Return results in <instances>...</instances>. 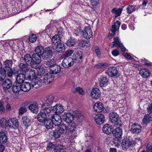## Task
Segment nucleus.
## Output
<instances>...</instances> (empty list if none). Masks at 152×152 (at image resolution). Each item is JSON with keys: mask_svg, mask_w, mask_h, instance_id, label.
I'll use <instances>...</instances> for the list:
<instances>
[{"mask_svg": "<svg viewBox=\"0 0 152 152\" xmlns=\"http://www.w3.org/2000/svg\"><path fill=\"white\" fill-rule=\"evenodd\" d=\"M53 97L52 96H49L45 102L43 103L41 106L42 110L44 112H46L47 114L51 112L52 109L50 106L53 102Z\"/></svg>", "mask_w": 152, "mask_h": 152, "instance_id": "1", "label": "nucleus"}, {"mask_svg": "<svg viewBox=\"0 0 152 152\" xmlns=\"http://www.w3.org/2000/svg\"><path fill=\"white\" fill-rule=\"evenodd\" d=\"M62 58L63 59L62 61L61 64L62 66L64 67L68 68L73 65V59L72 58Z\"/></svg>", "mask_w": 152, "mask_h": 152, "instance_id": "2", "label": "nucleus"}, {"mask_svg": "<svg viewBox=\"0 0 152 152\" xmlns=\"http://www.w3.org/2000/svg\"><path fill=\"white\" fill-rule=\"evenodd\" d=\"M51 113L52 112L49 113L50 114L48 115V116H49V117L51 118V120L54 122V125L55 126H58L60 125L62 121V119L61 117L58 115H53L51 114Z\"/></svg>", "mask_w": 152, "mask_h": 152, "instance_id": "3", "label": "nucleus"}, {"mask_svg": "<svg viewBox=\"0 0 152 152\" xmlns=\"http://www.w3.org/2000/svg\"><path fill=\"white\" fill-rule=\"evenodd\" d=\"M8 127L13 129H17L19 126L17 119L16 118H10L8 121Z\"/></svg>", "mask_w": 152, "mask_h": 152, "instance_id": "4", "label": "nucleus"}, {"mask_svg": "<svg viewBox=\"0 0 152 152\" xmlns=\"http://www.w3.org/2000/svg\"><path fill=\"white\" fill-rule=\"evenodd\" d=\"M120 24V22L118 20H116L112 25L111 32L112 34L111 33L109 34L108 37L110 39H111L113 37V34L114 35L115 34V32L118 31Z\"/></svg>", "mask_w": 152, "mask_h": 152, "instance_id": "5", "label": "nucleus"}, {"mask_svg": "<svg viewBox=\"0 0 152 152\" xmlns=\"http://www.w3.org/2000/svg\"><path fill=\"white\" fill-rule=\"evenodd\" d=\"M77 130V129L75 123H72L70 124V127L69 128V134L72 138L74 139L76 137V131Z\"/></svg>", "mask_w": 152, "mask_h": 152, "instance_id": "6", "label": "nucleus"}, {"mask_svg": "<svg viewBox=\"0 0 152 152\" xmlns=\"http://www.w3.org/2000/svg\"><path fill=\"white\" fill-rule=\"evenodd\" d=\"M131 142L127 137L124 138L121 143V146L123 150L126 151L132 145Z\"/></svg>", "mask_w": 152, "mask_h": 152, "instance_id": "7", "label": "nucleus"}, {"mask_svg": "<svg viewBox=\"0 0 152 152\" xmlns=\"http://www.w3.org/2000/svg\"><path fill=\"white\" fill-rule=\"evenodd\" d=\"M52 49L51 48H46L42 53V58L45 60H47L51 57L52 56Z\"/></svg>", "mask_w": 152, "mask_h": 152, "instance_id": "8", "label": "nucleus"}, {"mask_svg": "<svg viewBox=\"0 0 152 152\" xmlns=\"http://www.w3.org/2000/svg\"><path fill=\"white\" fill-rule=\"evenodd\" d=\"M109 76L113 77L117 75L118 71L115 67H110L108 68L105 72Z\"/></svg>", "mask_w": 152, "mask_h": 152, "instance_id": "9", "label": "nucleus"}, {"mask_svg": "<svg viewBox=\"0 0 152 152\" xmlns=\"http://www.w3.org/2000/svg\"><path fill=\"white\" fill-rule=\"evenodd\" d=\"M92 31L89 26L85 27L83 31V37L86 39H90L92 37Z\"/></svg>", "mask_w": 152, "mask_h": 152, "instance_id": "10", "label": "nucleus"}, {"mask_svg": "<svg viewBox=\"0 0 152 152\" xmlns=\"http://www.w3.org/2000/svg\"><path fill=\"white\" fill-rule=\"evenodd\" d=\"M95 122L98 124L101 125L105 121V116L104 114L98 113L96 115L94 118Z\"/></svg>", "mask_w": 152, "mask_h": 152, "instance_id": "11", "label": "nucleus"}, {"mask_svg": "<svg viewBox=\"0 0 152 152\" xmlns=\"http://www.w3.org/2000/svg\"><path fill=\"white\" fill-rule=\"evenodd\" d=\"M101 94L100 90L98 88H95L91 90V96L92 99H97L100 97Z\"/></svg>", "mask_w": 152, "mask_h": 152, "instance_id": "12", "label": "nucleus"}, {"mask_svg": "<svg viewBox=\"0 0 152 152\" xmlns=\"http://www.w3.org/2000/svg\"><path fill=\"white\" fill-rule=\"evenodd\" d=\"M42 111L39 113L37 115V119L38 121L40 122H45L48 118V116L47 117L46 113V112H44L41 109Z\"/></svg>", "mask_w": 152, "mask_h": 152, "instance_id": "13", "label": "nucleus"}, {"mask_svg": "<svg viewBox=\"0 0 152 152\" xmlns=\"http://www.w3.org/2000/svg\"><path fill=\"white\" fill-rule=\"evenodd\" d=\"M52 111L53 112L56 113V115H59L63 112L64 109L61 104H57L53 107Z\"/></svg>", "mask_w": 152, "mask_h": 152, "instance_id": "14", "label": "nucleus"}, {"mask_svg": "<svg viewBox=\"0 0 152 152\" xmlns=\"http://www.w3.org/2000/svg\"><path fill=\"white\" fill-rule=\"evenodd\" d=\"M31 80V85L33 87H35V88H37L41 86L42 81L39 78L36 77L32 78Z\"/></svg>", "mask_w": 152, "mask_h": 152, "instance_id": "15", "label": "nucleus"}, {"mask_svg": "<svg viewBox=\"0 0 152 152\" xmlns=\"http://www.w3.org/2000/svg\"><path fill=\"white\" fill-rule=\"evenodd\" d=\"M104 108L103 104L100 102L95 103L93 106V109L97 113L102 112Z\"/></svg>", "mask_w": 152, "mask_h": 152, "instance_id": "16", "label": "nucleus"}, {"mask_svg": "<svg viewBox=\"0 0 152 152\" xmlns=\"http://www.w3.org/2000/svg\"><path fill=\"white\" fill-rule=\"evenodd\" d=\"M63 120L67 123H71L74 119V116L71 113H65L63 116Z\"/></svg>", "mask_w": 152, "mask_h": 152, "instance_id": "17", "label": "nucleus"}, {"mask_svg": "<svg viewBox=\"0 0 152 152\" xmlns=\"http://www.w3.org/2000/svg\"><path fill=\"white\" fill-rule=\"evenodd\" d=\"M53 75L51 73H48L45 75L43 82L46 84L51 83L53 80Z\"/></svg>", "mask_w": 152, "mask_h": 152, "instance_id": "18", "label": "nucleus"}, {"mask_svg": "<svg viewBox=\"0 0 152 152\" xmlns=\"http://www.w3.org/2000/svg\"><path fill=\"white\" fill-rule=\"evenodd\" d=\"M29 109L33 113H37L39 111V108L37 103L33 102L28 107Z\"/></svg>", "mask_w": 152, "mask_h": 152, "instance_id": "19", "label": "nucleus"}, {"mask_svg": "<svg viewBox=\"0 0 152 152\" xmlns=\"http://www.w3.org/2000/svg\"><path fill=\"white\" fill-rule=\"evenodd\" d=\"M112 133L116 138H120L122 135V130L120 127H117L113 130Z\"/></svg>", "mask_w": 152, "mask_h": 152, "instance_id": "20", "label": "nucleus"}, {"mask_svg": "<svg viewBox=\"0 0 152 152\" xmlns=\"http://www.w3.org/2000/svg\"><path fill=\"white\" fill-rule=\"evenodd\" d=\"M113 127L109 124L104 125L102 128L103 132L106 134H109L112 132Z\"/></svg>", "mask_w": 152, "mask_h": 152, "instance_id": "21", "label": "nucleus"}, {"mask_svg": "<svg viewBox=\"0 0 152 152\" xmlns=\"http://www.w3.org/2000/svg\"><path fill=\"white\" fill-rule=\"evenodd\" d=\"M148 113L145 115L142 119V123L145 125H147L152 121V111Z\"/></svg>", "mask_w": 152, "mask_h": 152, "instance_id": "22", "label": "nucleus"}, {"mask_svg": "<svg viewBox=\"0 0 152 152\" xmlns=\"http://www.w3.org/2000/svg\"><path fill=\"white\" fill-rule=\"evenodd\" d=\"M21 85V90L24 92H28L31 89V86L29 83L25 82L22 83Z\"/></svg>", "mask_w": 152, "mask_h": 152, "instance_id": "23", "label": "nucleus"}, {"mask_svg": "<svg viewBox=\"0 0 152 152\" xmlns=\"http://www.w3.org/2000/svg\"><path fill=\"white\" fill-rule=\"evenodd\" d=\"M110 121L112 123H115L119 119V116L116 113L113 112L109 114Z\"/></svg>", "mask_w": 152, "mask_h": 152, "instance_id": "24", "label": "nucleus"}, {"mask_svg": "<svg viewBox=\"0 0 152 152\" xmlns=\"http://www.w3.org/2000/svg\"><path fill=\"white\" fill-rule=\"evenodd\" d=\"M24 59L26 64L27 65L30 64L33 67H34V66L33 65L32 56H31L29 54H27L25 56Z\"/></svg>", "mask_w": 152, "mask_h": 152, "instance_id": "25", "label": "nucleus"}, {"mask_svg": "<svg viewBox=\"0 0 152 152\" xmlns=\"http://www.w3.org/2000/svg\"><path fill=\"white\" fill-rule=\"evenodd\" d=\"M141 128L140 125L134 124L132 125L131 130L134 133H138L141 132Z\"/></svg>", "mask_w": 152, "mask_h": 152, "instance_id": "26", "label": "nucleus"}, {"mask_svg": "<svg viewBox=\"0 0 152 152\" xmlns=\"http://www.w3.org/2000/svg\"><path fill=\"white\" fill-rule=\"evenodd\" d=\"M12 64L13 62L12 60L10 59L6 60L3 62L4 66L2 69L4 71H6V69L12 68Z\"/></svg>", "mask_w": 152, "mask_h": 152, "instance_id": "27", "label": "nucleus"}, {"mask_svg": "<svg viewBox=\"0 0 152 152\" xmlns=\"http://www.w3.org/2000/svg\"><path fill=\"white\" fill-rule=\"evenodd\" d=\"M26 79V76L24 74L20 73L16 77V82L17 83L21 84L23 83Z\"/></svg>", "mask_w": 152, "mask_h": 152, "instance_id": "28", "label": "nucleus"}, {"mask_svg": "<svg viewBox=\"0 0 152 152\" xmlns=\"http://www.w3.org/2000/svg\"><path fill=\"white\" fill-rule=\"evenodd\" d=\"M7 133L6 131L0 132V142L5 143L7 141Z\"/></svg>", "mask_w": 152, "mask_h": 152, "instance_id": "29", "label": "nucleus"}, {"mask_svg": "<svg viewBox=\"0 0 152 152\" xmlns=\"http://www.w3.org/2000/svg\"><path fill=\"white\" fill-rule=\"evenodd\" d=\"M65 46L64 43L60 42L57 44L56 50L58 53H63L65 51Z\"/></svg>", "mask_w": 152, "mask_h": 152, "instance_id": "30", "label": "nucleus"}, {"mask_svg": "<svg viewBox=\"0 0 152 152\" xmlns=\"http://www.w3.org/2000/svg\"><path fill=\"white\" fill-rule=\"evenodd\" d=\"M99 81V85L101 87H105L108 84V79L106 77L103 76L101 77Z\"/></svg>", "mask_w": 152, "mask_h": 152, "instance_id": "31", "label": "nucleus"}, {"mask_svg": "<svg viewBox=\"0 0 152 152\" xmlns=\"http://www.w3.org/2000/svg\"><path fill=\"white\" fill-rule=\"evenodd\" d=\"M26 72L28 75L26 79L28 80H32L36 75L35 70L31 69H28Z\"/></svg>", "mask_w": 152, "mask_h": 152, "instance_id": "32", "label": "nucleus"}, {"mask_svg": "<svg viewBox=\"0 0 152 152\" xmlns=\"http://www.w3.org/2000/svg\"><path fill=\"white\" fill-rule=\"evenodd\" d=\"M140 75L144 78H147L150 75V72L146 69H141L140 71Z\"/></svg>", "mask_w": 152, "mask_h": 152, "instance_id": "33", "label": "nucleus"}, {"mask_svg": "<svg viewBox=\"0 0 152 152\" xmlns=\"http://www.w3.org/2000/svg\"><path fill=\"white\" fill-rule=\"evenodd\" d=\"M32 60L33 63L39 64L41 61V57L40 55L37 53H34L32 56Z\"/></svg>", "mask_w": 152, "mask_h": 152, "instance_id": "34", "label": "nucleus"}, {"mask_svg": "<svg viewBox=\"0 0 152 152\" xmlns=\"http://www.w3.org/2000/svg\"><path fill=\"white\" fill-rule=\"evenodd\" d=\"M18 71L17 67H14L6 69V73L8 76L9 77H11L13 74L16 73Z\"/></svg>", "mask_w": 152, "mask_h": 152, "instance_id": "35", "label": "nucleus"}, {"mask_svg": "<svg viewBox=\"0 0 152 152\" xmlns=\"http://www.w3.org/2000/svg\"><path fill=\"white\" fill-rule=\"evenodd\" d=\"M12 83L11 80L8 79H6L3 83V88L5 89H8L12 86Z\"/></svg>", "mask_w": 152, "mask_h": 152, "instance_id": "36", "label": "nucleus"}, {"mask_svg": "<svg viewBox=\"0 0 152 152\" xmlns=\"http://www.w3.org/2000/svg\"><path fill=\"white\" fill-rule=\"evenodd\" d=\"M122 44L121 42L119 41L118 38L117 37H115L114 39L113 42L111 43L110 44V47L112 48L114 47L119 48L120 46H121V45Z\"/></svg>", "mask_w": 152, "mask_h": 152, "instance_id": "37", "label": "nucleus"}, {"mask_svg": "<svg viewBox=\"0 0 152 152\" xmlns=\"http://www.w3.org/2000/svg\"><path fill=\"white\" fill-rule=\"evenodd\" d=\"M61 67L55 64L50 68V71L53 74H56L60 72Z\"/></svg>", "mask_w": 152, "mask_h": 152, "instance_id": "38", "label": "nucleus"}, {"mask_svg": "<svg viewBox=\"0 0 152 152\" xmlns=\"http://www.w3.org/2000/svg\"><path fill=\"white\" fill-rule=\"evenodd\" d=\"M83 58L82 53L79 51L75 53L73 55V58L75 60L80 61Z\"/></svg>", "mask_w": 152, "mask_h": 152, "instance_id": "39", "label": "nucleus"}, {"mask_svg": "<svg viewBox=\"0 0 152 152\" xmlns=\"http://www.w3.org/2000/svg\"><path fill=\"white\" fill-rule=\"evenodd\" d=\"M50 134L51 136L56 138H59L62 135L57 128L56 130L50 132Z\"/></svg>", "mask_w": 152, "mask_h": 152, "instance_id": "40", "label": "nucleus"}, {"mask_svg": "<svg viewBox=\"0 0 152 152\" xmlns=\"http://www.w3.org/2000/svg\"><path fill=\"white\" fill-rule=\"evenodd\" d=\"M21 85L20 84L17 83L15 84H13L12 86V91L14 93L18 94L21 90Z\"/></svg>", "mask_w": 152, "mask_h": 152, "instance_id": "41", "label": "nucleus"}, {"mask_svg": "<svg viewBox=\"0 0 152 152\" xmlns=\"http://www.w3.org/2000/svg\"><path fill=\"white\" fill-rule=\"evenodd\" d=\"M46 124V128L47 129L52 128L54 125V122L51 120V118L48 117V118L45 122Z\"/></svg>", "mask_w": 152, "mask_h": 152, "instance_id": "42", "label": "nucleus"}, {"mask_svg": "<svg viewBox=\"0 0 152 152\" xmlns=\"http://www.w3.org/2000/svg\"><path fill=\"white\" fill-rule=\"evenodd\" d=\"M57 127L58 129L62 134L66 133L67 131V128L66 125L64 124H60Z\"/></svg>", "mask_w": 152, "mask_h": 152, "instance_id": "43", "label": "nucleus"}, {"mask_svg": "<svg viewBox=\"0 0 152 152\" xmlns=\"http://www.w3.org/2000/svg\"><path fill=\"white\" fill-rule=\"evenodd\" d=\"M22 122L23 125L26 127H28L30 124L31 121L27 116L22 117Z\"/></svg>", "mask_w": 152, "mask_h": 152, "instance_id": "44", "label": "nucleus"}, {"mask_svg": "<svg viewBox=\"0 0 152 152\" xmlns=\"http://www.w3.org/2000/svg\"><path fill=\"white\" fill-rule=\"evenodd\" d=\"M52 43L56 45L61 42V39L58 35L56 34L51 39Z\"/></svg>", "mask_w": 152, "mask_h": 152, "instance_id": "45", "label": "nucleus"}, {"mask_svg": "<svg viewBox=\"0 0 152 152\" xmlns=\"http://www.w3.org/2000/svg\"><path fill=\"white\" fill-rule=\"evenodd\" d=\"M122 9L120 8H113L112 10V12L115 15V17L116 18L120 15L122 11Z\"/></svg>", "mask_w": 152, "mask_h": 152, "instance_id": "46", "label": "nucleus"}, {"mask_svg": "<svg viewBox=\"0 0 152 152\" xmlns=\"http://www.w3.org/2000/svg\"><path fill=\"white\" fill-rule=\"evenodd\" d=\"M19 67L20 70L23 72H26L28 69V65L23 63L20 64Z\"/></svg>", "mask_w": 152, "mask_h": 152, "instance_id": "47", "label": "nucleus"}, {"mask_svg": "<svg viewBox=\"0 0 152 152\" xmlns=\"http://www.w3.org/2000/svg\"><path fill=\"white\" fill-rule=\"evenodd\" d=\"M44 50L43 47L39 45L37 46L35 49V52H36V53L42 56V53H43Z\"/></svg>", "mask_w": 152, "mask_h": 152, "instance_id": "48", "label": "nucleus"}, {"mask_svg": "<svg viewBox=\"0 0 152 152\" xmlns=\"http://www.w3.org/2000/svg\"><path fill=\"white\" fill-rule=\"evenodd\" d=\"M77 40L75 39L70 38L67 41L66 44L69 47H72L75 44Z\"/></svg>", "mask_w": 152, "mask_h": 152, "instance_id": "49", "label": "nucleus"}, {"mask_svg": "<svg viewBox=\"0 0 152 152\" xmlns=\"http://www.w3.org/2000/svg\"><path fill=\"white\" fill-rule=\"evenodd\" d=\"M0 126L3 128L8 127V121L4 118H1L0 120Z\"/></svg>", "mask_w": 152, "mask_h": 152, "instance_id": "50", "label": "nucleus"}, {"mask_svg": "<svg viewBox=\"0 0 152 152\" xmlns=\"http://www.w3.org/2000/svg\"><path fill=\"white\" fill-rule=\"evenodd\" d=\"M126 10L128 14H131L136 10V6L134 5H129L127 6Z\"/></svg>", "mask_w": 152, "mask_h": 152, "instance_id": "51", "label": "nucleus"}, {"mask_svg": "<svg viewBox=\"0 0 152 152\" xmlns=\"http://www.w3.org/2000/svg\"><path fill=\"white\" fill-rule=\"evenodd\" d=\"M79 44L82 47H89L90 45L89 41L83 40H81L80 41Z\"/></svg>", "mask_w": 152, "mask_h": 152, "instance_id": "52", "label": "nucleus"}, {"mask_svg": "<svg viewBox=\"0 0 152 152\" xmlns=\"http://www.w3.org/2000/svg\"><path fill=\"white\" fill-rule=\"evenodd\" d=\"M44 63L48 66L51 68L55 64V62L53 59H52L50 60L45 61Z\"/></svg>", "mask_w": 152, "mask_h": 152, "instance_id": "53", "label": "nucleus"}, {"mask_svg": "<svg viewBox=\"0 0 152 152\" xmlns=\"http://www.w3.org/2000/svg\"><path fill=\"white\" fill-rule=\"evenodd\" d=\"M55 148L56 146L52 142H50L47 145V150L51 152L55 150Z\"/></svg>", "mask_w": 152, "mask_h": 152, "instance_id": "54", "label": "nucleus"}, {"mask_svg": "<svg viewBox=\"0 0 152 152\" xmlns=\"http://www.w3.org/2000/svg\"><path fill=\"white\" fill-rule=\"evenodd\" d=\"M66 149V147L63 145H58L56 149H55V152H63V150Z\"/></svg>", "mask_w": 152, "mask_h": 152, "instance_id": "55", "label": "nucleus"}, {"mask_svg": "<svg viewBox=\"0 0 152 152\" xmlns=\"http://www.w3.org/2000/svg\"><path fill=\"white\" fill-rule=\"evenodd\" d=\"M74 51L72 50H67L65 53L62 55L61 57L62 58H68V57L70 56L73 53Z\"/></svg>", "mask_w": 152, "mask_h": 152, "instance_id": "56", "label": "nucleus"}, {"mask_svg": "<svg viewBox=\"0 0 152 152\" xmlns=\"http://www.w3.org/2000/svg\"><path fill=\"white\" fill-rule=\"evenodd\" d=\"M28 39L31 42L34 43L36 41L37 37L35 34H31L30 35Z\"/></svg>", "mask_w": 152, "mask_h": 152, "instance_id": "57", "label": "nucleus"}, {"mask_svg": "<svg viewBox=\"0 0 152 152\" xmlns=\"http://www.w3.org/2000/svg\"><path fill=\"white\" fill-rule=\"evenodd\" d=\"M45 32L46 34L49 36L54 31L52 30V28L49 26H48L46 27Z\"/></svg>", "mask_w": 152, "mask_h": 152, "instance_id": "58", "label": "nucleus"}, {"mask_svg": "<svg viewBox=\"0 0 152 152\" xmlns=\"http://www.w3.org/2000/svg\"><path fill=\"white\" fill-rule=\"evenodd\" d=\"M107 66V64L106 63H99L96 64L94 67L97 69H100L105 68Z\"/></svg>", "mask_w": 152, "mask_h": 152, "instance_id": "59", "label": "nucleus"}, {"mask_svg": "<svg viewBox=\"0 0 152 152\" xmlns=\"http://www.w3.org/2000/svg\"><path fill=\"white\" fill-rule=\"evenodd\" d=\"M34 68L37 69H39V72H40V74H43L45 72V70L41 65H37L33 67Z\"/></svg>", "mask_w": 152, "mask_h": 152, "instance_id": "60", "label": "nucleus"}, {"mask_svg": "<svg viewBox=\"0 0 152 152\" xmlns=\"http://www.w3.org/2000/svg\"><path fill=\"white\" fill-rule=\"evenodd\" d=\"M4 102L2 101H0V114H2L5 111V109L4 106Z\"/></svg>", "mask_w": 152, "mask_h": 152, "instance_id": "61", "label": "nucleus"}, {"mask_svg": "<svg viewBox=\"0 0 152 152\" xmlns=\"http://www.w3.org/2000/svg\"><path fill=\"white\" fill-rule=\"evenodd\" d=\"M6 71H4L2 69V71L1 72L0 74V80H4L5 78L6 74Z\"/></svg>", "mask_w": 152, "mask_h": 152, "instance_id": "62", "label": "nucleus"}, {"mask_svg": "<svg viewBox=\"0 0 152 152\" xmlns=\"http://www.w3.org/2000/svg\"><path fill=\"white\" fill-rule=\"evenodd\" d=\"M146 148V152H152V143L151 142L149 143Z\"/></svg>", "mask_w": 152, "mask_h": 152, "instance_id": "63", "label": "nucleus"}, {"mask_svg": "<svg viewBox=\"0 0 152 152\" xmlns=\"http://www.w3.org/2000/svg\"><path fill=\"white\" fill-rule=\"evenodd\" d=\"M27 109L24 107H20L19 110V113L20 115H22L26 111Z\"/></svg>", "mask_w": 152, "mask_h": 152, "instance_id": "64", "label": "nucleus"}]
</instances>
